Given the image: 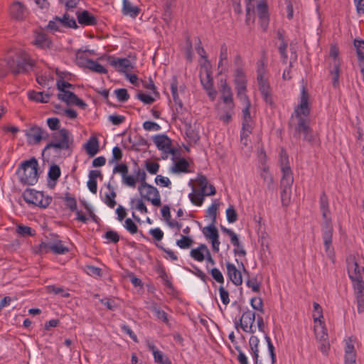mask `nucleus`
I'll use <instances>...</instances> for the list:
<instances>
[{
	"label": "nucleus",
	"instance_id": "1",
	"mask_svg": "<svg viewBox=\"0 0 364 364\" xmlns=\"http://www.w3.org/2000/svg\"><path fill=\"white\" fill-rule=\"evenodd\" d=\"M311 102L309 92H301L299 103L294 107L291 116L289 127L294 136L303 135V139L308 142L314 140L312 129L310 127L309 115Z\"/></svg>",
	"mask_w": 364,
	"mask_h": 364
},
{
	"label": "nucleus",
	"instance_id": "2",
	"mask_svg": "<svg viewBox=\"0 0 364 364\" xmlns=\"http://www.w3.org/2000/svg\"><path fill=\"white\" fill-rule=\"evenodd\" d=\"M347 270L354 289L357 303V311L359 314L364 311V266L354 255H350L346 259Z\"/></svg>",
	"mask_w": 364,
	"mask_h": 364
},
{
	"label": "nucleus",
	"instance_id": "3",
	"mask_svg": "<svg viewBox=\"0 0 364 364\" xmlns=\"http://www.w3.org/2000/svg\"><path fill=\"white\" fill-rule=\"evenodd\" d=\"M68 75H59L56 79L54 78V73L50 71L45 72L43 74L36 76L38 83L43 88L51 89L56 86L58 91H69L80 89V86L73 84L67 80Z\"/></svg>",
	"mask_w": 364,
	"mask_h": 364
},
{
	"label": "nucleus",
	"instance_id": "4",
	"mask_svg": "<svg viewBox=\"0 0 364 364\" xmlns=\"http://www.w3.org/2000/svg\"><path fill=\"white\" fill-rule=\"evenodd\" d=\"M216 117L224 124H228L235 114V103L231 92H223L215 105Z\"/></svg>",
	"mask_w": 364,
	"mask_h": 364
},
{
	"label": "nucleus",
	"instance_id": "5",
	"mask_svg": "<svg viewBox=\"0 0 364 364\" xmlns=\"http://www.w3.org/2000/svg\"><path fill=\"white\" fill-rule=\"evenodd\" d=\"M38 163L35 157L23 161L18 167L16 173L21 183L33 186L38 180Z\"/></svg>",
	"mask_w": 364,
	"mask_h": 364
},
{
	"label": "nucleus",
	"instance_id": "6",
	"mask_svg": "<svg viewBox=\"0 0 364 364\" xmlns=\"http://www.w3.org/2000/svg\"><path fill=\"white\" fill-rule=\"evenodd\" d=\"M113 173H120L122 175V183L129 187L134 188L137 181L140 183L139 186L147 184L146 181V172L137 166L134 170V176L128 174L129 168L126 164H120L115 166L113 168Z\"/></svg>",
	"mask_w": 364,
	"mask_h": 364
},
{
	"label": "nucleus",
	"instance_id": "7",
	"mask_svg": "<svg viewBox=\"0 0 364 364\" xmlns=\"http://www.w3.org/2000/svg\"><path fill=\"white\" fill-rule=\"evenodd\" d=\"M53 141L48 143L43 150V154L53 148L56 150H68L73 142V136L70 132L63 128L52 134Z\"/></svg>",
	"mask_w": 364,
	"mask_h": 364
},
{
	"label": "nucleus",
	"instance_id": "8",
	"mask_svg": "<svg viewBox=\"0 0 364 364\" xmlns=\"http://www.w3.org/2000/svg\"><path fill=\"white\" fill-rule=\"evenodd\" d=\"M36 252L38 254H47L51 251L55 255H65L69 252L68 247L63 245L62 240L55 235H52L51 238L46 242H42L37 247Z\"/></svg>",
	"mask_w": 364,
	"mask_h": 364
},
{
	"label": "nucleus",
	"instance_id": "9",
	"mask_svg": "<svg viewBox=\"0 0 364 364\" xmlns=\"http://www.w3.org/2000/svg\"><path fill=\"white\" fill-rule=\"evenodd\" d=\"M321 230L322 233L325 252L328 258L333 259L334 256V250L332 247L333 228L331 217L322 218Z\"/></svg>",
	"mask_w": 364,
	"mask_h": 364
},
{
	"label": "nucleus",
	"instance_id": "10",
	"mask_svg": "<svg viewBox=\"0 0 364 364\" xmlns=\"http://www.w3.org/2000/svg\"><path fill=\"white\" fill-rule=\"evenodd\" d=\"M23 200L28 204H33L40 208H46L52 202V197L45 196L43 192L27 188L22 194Z\"/></svg>",
	"mask_w": 364,
	"mask_h": 364
},
{
	"label": "nucleus",
	"instance_id": "11",
	"mask_svg": "<svg viewBox=\"0 0 364 364\" xmlns=\"http://www.w3.org/2000/svg\"><path fill=\"white\" fill-rule=\"evenodd\" d=\"M139 193L141 197L150 201L154 206L161 205V196L158 189L149 183L138 187Z\"/></svg>",
	"mask_w": 364,
	"mask_h": 364
},
{
	"label": "nucleus",
	"instance_id": "12",
	"mask_svg": "<svg viewBox=\"0 0 364 364\" xmlns=\"http://www.w3.org/2000/svg\"><path fill=\"white\" fill-rule=\"evenodd\" d=\"M7 64L15 74L29 72L33 67V61L27 55H24L17 61L14 59H9Z\"/></svg>",
	"mask_w": 364,
	"mask_h": 364
},
{
	"label": "nucleus",
	"instance_id": "13",
	"mask_svg": "<svg viewBox=\"0 0 364 364\" xmlns=\"http://www.w3.org/2000/svg\"><path fill=\"white\" fill-rule=\"evenodd\" d=\"M9 14L11 19L22 21L30 14L28 8L20 1H14L9 7Z\"/></svg>",
	"mask_w": 364,
	"mask_h": 364
},
{
	"label": "nucleus",
	"instance_id": "14",
	"mask_svg": "<svg viewBox=\"0 0 364 364\" xmlns=\"http://www.w3.org/2000/svg\"><path fill=\"white\" fill-rule=\"evenodd\" d=\"M255 321V312L250 310H247L243 312L239 321H235V327L237 329H238L239 327H241L245 332L253 333L255 332V330L253 329Z\"/></svg>",
	"mask_w": 364,
	"mask_h": 364
},
{
	"label": "nucleus",
	"instance_id": "15",
	"mask_svg": "<svg viewBox=\"0 0 364 364\" xmlns=\"http://www.w3.org/2000/svg\"><path fill=\"white\" fill-rule=\"evenodd\" d=\"M257 82L259 91H268L270 88L267 67L263 60L257 62Z\"/></svg>",
	"mask_w": 364,
	"mask_h": 364
},
{
	"label": "nucleus",
	"instance_id": "16",
	"mask_svg": "<svg viewBox=\"0 0 364 364\" xmlns=\"http://www.w3.org/2000/svg\"><path fill=\"white\" fill-rule=\"evenodd\" d=\"M126 77L129 82L138 88L146 89L151 91H156V87L151 77H144V79H139L135 74L127 73Z\"/></svg>",
	"mask_w": 364,
	"mask_h": 364
},
{
	"label": "nucleus",
	"instance_id": "17",
	"mask_svg": "<svg viewBox=\"0 0 364 364\" xmlns=\"http://www.w3.org/2000/svg\"><path fill=\"white\" fill-rule=\"evenodd\" d=\"M57 97L68 107L75 105L82 109H85L87 107L86 103L75 95L74 92H58Z\"/></svg>",
	"mask_w": 364,
	"mask_h": 364
},
{
	"label": "nucleus",
	"instance_id": "18",
	"mask_svg": "<svg viewBox=\"0 0 364 364\" xmlns=\"http://www.w3.org/2000/svg\"><path fill=\"white\" fill-rule=\"evenodd\" d=\"M210 63L207 61V63H203L200 67V79L203 88L206 91H210L213 88V82L211 76Z\"/></svg>",
	"mask_w": 364,
	"mask_h": 364
},
{
	"label": "nucleus",
	"instance_id": "19",
	"mask_svg": "<svg viewBox=\"0 0 364 364\" xmlns=\"http://www.w3.org/2000/svg\"><path fill=\"white\" fill-rule=\"evenodd\" d=\"M108 63L117 70L124 73L125 75L133 68L131 61L126 58H117L114 56H109L108 58Z\"/></svg>",
	"mask_w": 364,
	"mask_h": 364
},
{
	"label": "nucleus",
	"instance_id": "20",
	"mask_svg": "<svg viewBox=\"0 0 364 364\" xmlns=\"http://www.w3.org/2000/svg\"><path fill=\"white\" fill-rule=\"evenodd\" d=\"M154 142L156 147L165 153L174 154L175 150L171 148V141L165 134H159L154 138Z\"/></svg>",
	"mask_w": 364,
	"mask_h": 364
},
{
	"label": "nucleus",
	"instance_id": "21",
	"mask_svg": "<svg viewBox=\"0 0 364 364\" xmlns=\"http://www.w3.org/2000/svg\"><path fill=\"white\" fill-rule=\"evenodd\" d=\"M257 11L260 26L263 31H266L268 28L269 21L267 4L264 1L258 4L257 6Z\"/></svg>",
	"mask_w": 364,
	"mask_h": 364
},
{
	"label": "nucleus",
	"instance_id": "22",
	"mask_svg": "<svg viewBox=\"0 0 364 364\" xmlns=\"http://www.w3.org/2000/svg\"><path fill=\"white\" fill-rule=\"evenodd\" d=\"M234 83L237 91H246L247 77L242 68H237L234 73Z\"/></svg>",
	"mask_w": 364,
	"mask_h": 364
},
{
	"label": "nucleus",
	"instance_id": "23",
	"mask_svg": "<svg viewBox=\"0 0 364 364\" xmlns=\"http://www.w3.org/2000/svg\"><path fill=\"white\" fill-rule=\"evenodd\" d=\"M227 274L230 280L236 286L241 285L242 283V277L240 271H239L235 264L226 263Z\"/></svg>",
	"mask_w": 364,
	"mask_h": 364
},
{
	"label": "nucleus",
	"instance_id": "24",
	"mask_svg": "<svg viewBox=\"0 0 364 364\" xmlns=\"http://www.w3.org/2000/svg\"><path fill=\"white\" fill-rule=\"evenodd\" d=\"M26 136L33 139L35 144L39 143L41 139L48 136V133L39 127L33 126L26 133Z\"/></svg>",
	"mask_w": 364,
	"mask_h": 364
},
{
	"label": "nucleus",
	"instance_id": "25",
	"mask_svg": "<svg viewBox=\"0 0 364 364\" xmlns=\"http://www.w3.org/2000/svg\"><path fill=\"white\" fill-rule=\"evenodd\" d=\"M282 176L281 178L280 186L282 189H291L294 182L293 173L291 168H285L282 171Z\"/></svg>",
	"mask_w": 364,
	"mask_h": 364
},
{
	"label": "nucleus",
	"instance_id": "26",
	"mask_svg": "<svg viewBox=\"0 0 364 364\" xmlns=\"http://www.w3.org/2000/svg\"><path fill=\"white\" fill-rule=\"evenodd\" d=\"M77 20L80 24L84 26H94L97 24V19L88 11L84 10L81 13H77Z\"/></svg>",
	"mask_w": 364,
	"mask_h": 364
},
{
	"label": "nucleus",
	"instance_id": "27",
	"mask_svg": "<svg viewBox=\"0 0 364 364\" xmlns=\"http://www.w3.org/2000/svg\"><path fill=\"white\" fill-rule=\"evenodd\" d=\"M148 309L153 312L156 318L164 322L167 326H170L168 314L157 305L156 303L152 302Z\"/></svg>",
	"mask_w": 364,
	"mask_h": 364
},
{
	"label": "nucleus",
	"instance_id": "28",
	"mask_svg": "<svg viewBox=\"0 0 364 364\" xmlns=\"http://www.w3.org/2000/svg\"><path fill=\"white\" fill-rule=\"evenodd\" d=\"M52 96L53 92H28V99L37 103H48Z\"/></svg>",
	"mask_w": 364,
	"mask_h": 364
},
{
	"label": "nucleus",
	"instance_id": "29",
	"mask_svg": "<svg viewBox=\"0 0 364 364\" xmlns=\"http://www.w3.org/2000/svg\"><path fill=\"white\" fill-rule=\"evenodd\" d=\"M189 163L184 158H181L174 163L170 171L173 173H188Z\"/></svg>",
	"mask_w": 364,
	"mask_h": 364
},
{
	"label": "nucleus",
	"instance_id": "30",
	"mask_svg": "<svg viewBox=\"0 0 364 364\" xmlns=\"http://www.w3.org/2000/svg\"><path fill=\"white\" fill-rule=\"evenodd\" d=\"M314 332L317 340L320 341H327L328 336L323 320H319V322L315 323Z\"/></svg>",
	"mask_w": 364,
	"mask_h": 364
},
{
	"label": "nucleus",
	"instance_id": "31",
	"mask_svg": "<svg viewBox=\"0 0 364 364\" xmlns=\"http://www.w3.org/2000/svg\"><path fill=\"white\" fill-rule=\"evenodd\" d=\"M319 207L321 212L322 218L331 217L329 208V201L327 195L323 192L319 198Z\"/></svg>",
	"mask_w": 364,
	"mask_h": 364
},
{
	"label": "nucleus",
	"instance_id": "32",
	"mask_svg": "<svg viewBox=\"0 0 364 364\" xmlns=\"http://www.w3.org/2000/svg\"><path fill=\"white\" fill-rule=\"evenodd\" d=\"M122 12L124 15L135 18L139 15L140 9L133 6L129 0H123Z\"/></svg>",
	"mask_w": 364,
	"mask_h": 364
},
{
	"label": "nucleus",
	"instance_id": "33",
	"mask_svg": "<svg viewBox=\"0 0 364 364\" xmlns=\"http://www.w3.org/2000/svg\"><path fill=\"white\" fill-rule=\"evenodd\" d=\"M86 152L90 156H94L99 151V141L96 137H91L84 145Z\"/></svg>",
	"mask_w": 364,
	"mask_h": 364
},
{
	"label": "nucleus",
	"instance_id": "34",
	"mask_svg": "<svg viewBox=\"0 0 364 364\" xmlns=\"http://www.w3.org/2000/svg\"><path fill=\"white\" fill-rule=\"evenodd\" d=\"M51 103L55 109V112L57 114L66 116L71 119H74L77 117V113L75 110L70 108L64 109L60 105L56 104L54 102H52Z\"/></svg>",
	"mask_w": 364,
	"mask_h": 364
},
{
	"label": "nucleus",
	"instance_id": "35",
	"mask_svg": "<svg viewBox=\"0 0 364 364\" xmlns=\"http://www.w3.org/2000/svg\"><path fill=\"white\" fill-rule=\"evenodd\" d=\"M207 250L208 247L205 245L202 244L197 248L192 249L190 255L195 260L198 262H203L205 259V255Z\"/></svg>",
	"mask_w": 364,
	"mask_h": 364
},
{
	"label": "nucleus",
	"instance_id": "36",
	"mask_svg": "<svg viewBox=\"0 0 364 364\" xmlns=\"http://www.w3.org/2000/svg\"><path fill=\"white\" fill-rule=\"evenodd\" d=\"M58 24L62 26V28H77V25L76 23L75 19L70 16L68 14H65L63 17H58Z\"/></svg>",
	"mask_w": 364,
	"mask_h": 364
},
{
	"label": "nucleus",
	"instance_id": "37",
	"mask_svg": "<svg viewBox=\"0 0 364 364\" xmlns=\"http://www.w3.org/2000/svg\"><path fill=\"white\" fill-rule=\"evenodd\" d=\"M259 338L257 336H252L250 338L249 344H250V349H251L252 353V357H253V360H254L255 364H257V362H258V358H259V348H258V346H259Z\"/></svg>",
	"mask_w": 364,
	"mask_h": 364
},
{
	"label": "nucleus",
	"instance_id": "38",
	"mask_svg": "<svg viewBox=\"0 0 364 364\" xmlns=\"http://www.w3.org/2000/svg\"><path fill=\"white\" fill-rule=\"evenodd\" d=\"M148 347L149 349L151 350L156 363L160 364H171V362L167 358H164L163 353L159 350L154 345L149 344Z\"/></svg>",
	"mask_w": 364,
	"mask_h": 364
},
{
	"label": "nucleus",
	"instance_id": "39",
	"mask_svg": "<svg viewBox=\"0 0 364 364\" xmlns=\"http://www.w3.org/2000/svg\"><path fill=\"white\" fill-rule=\"evenodd\" d=\"M85 65L86 68H89L92 71H94L97 73H107L106 68L98 63L97 61H95L91 59H85Z\"/></svg>",
	"mask_w": 364,
	"mask_h": 364
},
{
	"label": "nucleus",
	"instance_id": "40",
	"mask_svg": "<svg viewBox=\"0 0 364 364\" xmlns=\"http://www.w3.org/2000/svg\"><path fill=\"white\" fill-rule=\"evenodd\" d=\"M205 196L203 193L194 188H193V192L188 195L191 202L197 206H200L203 204Z\"/></svg>",
	"mask_w": 364,
	"mask_h": 364
},
{
	"label": "nucleus",
	"instance_id": "41",
	"mask_svg": "<svg viewBox=\"0 0 364 364\" xmlns=\"http://www.w3.org/2000/svg\"><path fill=\"white\" fill-rule=\"evenodd\" d=\"M34 43L39 48H46L50 47L51 42L46 34L40 33L36 35Z\"/></svg>",
	"mask_w": 364,
	"mask_h": 364
},
{
	"label": "nucleus",
	"instance_id": "42",
	"mask_svg": "<svg viewBox=\"0 0 364 364\" xmlns=\"http://www.w3.org/2000/svg\"><path fill=\"white\" fill-rule=\"evenodd\" d=\"M359 65L364 64V40H354Z\"/></svg>",
	"mask_w": 364,
	"mask_h": 364
},
{
	"label": "nucleus",
	"instance_id": "43",
	"mask_svg": "<svg viewBox=\"0 0 364 364\" xmlns=\"http://www.w3.org/2000/svg\"><path fill=\"white\" fill-rule=\"evenodd\" d=\"M230 237L231 243L235 247H240V250H234L235 255H238L241 256H245L246 255V251L243 248V246L240 244L239 238L237 235V234L233 232L230 235H229Z\"/></svg>",
	"mask_w": 364,
	"mask_h": 364
},
{
	"label": "nucleus",
	"instance_id": "44",
	"mask_svg": "<svg viewBox=\"0 0 364 364\" xmlns=\"http://www.w3.org/2000/svg\"><path fill=\"white\" fill-rule=\"evenodd\" d=\"M339 71H340V64L339 63H335L333 65V68L330 72L331 82L333 84V89L338 88V79H339Z\"/></svg>",
	"mask_w": 364,
	"mask_h": 364
},
{
	"label": "nucleus",
	"instance_id": "45",
	"mask_svg": "<svg viewBox=\"0 0 364 364\" xmlns=\"http://www.w3.org/2000/svg\"><path fill=\"white\" fill-rule=\"evenodd\" d=\"M215 223H210V225L205 227L203 229V233L204 236L209 240H212L219 236L218 231L215 226Z\"/></svg>",
	"mask_w": 364,
	"mask_h": 364
},
{
	"label": "nucleus",
	"instance_id": "46",
	"mask_svg": "<svg viewBox=\"0 0 364 364\" xmlns=\"http://www.w3.org/2000/svg\"><path fill=\"white\" fill-rule=\"evenodd\" d=\"M154 96L149 95L147 92H137L136 97L146 105H151L159 97V92H153Z\"/></svg>",
	"mask_w": 364,
	"mask_h": 364
},
{
	"label": "nucleus",
	"instance_id": "47",
	"mask_svg": "<svg viewBox=\"0 0 364 364\" xmlns=\"http://www.w3.org/2000/svg\"><path fill=\"white\" fill-rule=\"evenodd\" d=\"M313 307L314 311L312 316L314 318V323H317L318 322H319V320H322L323 318V309L320 304H318L317 302L313 303Z\"/></svg>",
	"mask_w": 364,
	"mask_h": 364
},
{
	"label": "nucleus",
	"instance_id": "48",
	"mask_svg": "<svg viewBox=\"0 0 364 364\" xmlns=\"http://www.w3.org/2000/svg\"><path fill=\"white\" fill-rule=\"evenodd\" d=\"M16 232L22 237L33 236L36 231L31 228L23 225H19L16 228Z\"/></svg>",
	"mask_w": 364,
	"mask_h": 364
},
{
	"label": "nucleus",
	"instance_id": "49",
	"mask_svg": "<svg viewBox=\"0 0 364 364\" xmlns=\"http://www.w3.org/2000/svg\"><path fill=\"white\" fill-rule=\"evenodd\" d=\"M63 200H65V205L70 210L75 211L77 210V200L75 198L71 196L69 193L65 194Z\"/></svg>",
	"mask_w": 364,
	"mask_h": 364
},
{
	"label": "nucleus",
	"instance_id": "50",
	"mask_svg": "<svg viewBox=\"0 0 364 364\" xmlns=\"http://www.w3.org/2000/svg\"><path fill=\"white\" fill-rule=\"evenodd\" d=\"M132 208L138 210L141 213H146L148 210L146 205L142 200V198L132 199L131 200Z\"/></svg>",
	"mask_w": 364,
	"mask_h": 364
},
{
	"label": "nucleus",
	"instance_id": "51",
	"mask_svg": "<svg viewBox=\"0 0 364 364\" xmlns=\"http://www.w3.org/2000/svg\"><path fill=\"white\" fill-rule=\"evenodd\" d=\"M279 163L281 171L285 168H291L289 166V156L284 149L282 148L279 152Z\"/></svg>",
	"mask_w": 364,
	"mask_h": 364
},
{
	"label": "nucleus",
	"instance_id": "52",
	"mask_svg": "<svg viewBox=\"0 0 364 364\" xmlns=\"http://www.w3.org/2000/svg\"><path fill=\"white\" fill-rule=\"evenodd\" d=\"M60 173H61V172H60V167L56 164H53V165L50 166V167L48 170V178L50 180L56 181L60 176Z\"/></svg>",
	"mask_w": 364,
	"mask_h": 364
},
{
	"label": "nucleus",
	"instance_id": "53",
	"mask_svg": "<svg viewBox=\"0 0 364 364\" xmlns=\"http://www.w3.org/2000/svg\"><path fill=\"white\" fill-rule=\"evenodd\" d=\"M228 63V47L223 43L220 47V59L218 66H224Z\"/></svg>",
	"mask_w": 364,
	"mask_h": 364
},
{
	"label": "nucleus",
	"instance_id": "54",
	"mask_svg": "<svg viewBox=\"0 0 364 364\" xmlns=\"http://www.w3.org/2000/svg\"><path fill=\"white\" fill-rule=\"evenodd\" d=\"M291 189H282L281 201L282 205L287 207L291 203Z\"/></svg>",
	"mask_w": 364,
	"mask_h": 364
},
{
	"label": "nucleus",
	"instance_id": "55",
	"mask_svg": "<svg viewBox=\"0 0 364 364\" xmlns=\"http://www.w3.org/2000/svg\"><path fill=\"white\" fill-rule=\"evenodd\" d=\"M264 338H265L267 344L268 350H269V355L271 357L272 364H275V363L277 361V358H276V354L274 352V347L272 343L271 338H269V336L267 334H265Z\"/></svg>",
	"mask_w": 364,
	"mask_h": 364
},
{
	"label": "nucleus",
	"instance_id": "56",
	"mask_svg": "<svg viewBox=\"0 0 364 364\" xmlns=\"http://www.w3.org/2000/svg\"><path fill=\"white\" fill-rule=\"evenodd\" d=\"M117 194L114 190H112L110 193H107L105 196L104 202L111 208H113L116 205V201L114 200Z\"/></svg>",
	"mask_w": 364,
	"mask_h": 364
},
{
	"label": "nucleus",
	"instance_id": "57",
	"mask_svg": "<svg viewBox=\"0 0 364 364\" xmlns=\"http://www.w3.org/2000/svg\"><path fill=\"white\" fill-rule=\"evenodd\" d=\"M124 228L132 235L138 232V227L131 218H127L124 224Z\"/></svg>",
	"mask_w": 364,
	"mask_h": 364
},
{
	"label": "nucleus",
	"instance_id": "58",
	"mask_svg": "<svg viewBox=\"0 0 364 364\" xmlns=\"http://www.w3.org/2000/svg\"><path fill=\"white\" fill-rule=\"evenodd\" d=\"M169 83L171 91H178V90L183 91L184 89L183 85L180 84L178 77L176 75L172 76Z\"/></svg>",
	"mask_w": 364,
	"mask_h": 364
},
{
	"label": "nucleus",
	"instance_id": "59",
	"mask_svg": "<svg viewBox=\"0 0 364 364\" xmlns=\"http://www.w3.org/2000/svg\"><path fill=\"white\" fill-rule=\"evenodd\" d=\"M287 46H288L287 42L283 41V43H281L280 46L278 48L279 52V54L281 56L282 62L284 64L287 63V60H288V55H287Z\"/></svg>",
	"mask_w": 364,
	"mask_h": 364
},
{
	"label": "nucleus",
	"instance_id": "60",
	"mask_svg": "<svg viewBox=\"0 0 364 364\" xmlns=\"http://www.w3.org/2000/svg\"><path fill=\"white\" fill-rule=\"evenodd\" d=\"M193 243V240L188 236H182L181 239L177 240L176 245L181 249L189 248Z\"/></svg>",
	"mask_w": 364,
	"mask_h": 364
},
{
	"label": "nucleus",
	"instance_id": "61",
	"mask_svg": "<svg viewBox=\"0 0 364 364\" xmlns=\"http://www.w3.org/2000/svg\"><path fill=\"white\" fill-rule=\"evenodd\" d=\"M218 209V204L217 203H212L211 205L208 208L207 210V215L211 218L212 223H216V218H217V211Z\"/></svg>",
	"mask_w": 364,
	"mask_h": 364
},
{
	"label": "nucleus",
	"instance_id": "62",
	"mask_svg": "<svg viewBox=\"0 0 364 364\" xmlns=\"http://www.w3.org/2000/svg\"><path fill=\"white\" fill-rule=\"evenodd\" d=\"M226 217L230 223H233L237 220V214L232 205H230L226 210Z\"/></svg>",
	"mask_w": 364,
	"mask_h": 364
},
{
	"label": "nucleus",
	"instance_id": "63",
	"mask_svg": "<svg viewBox=\"0 0 364 364\" xmlns=\"http://www.w3.org/2000/svg\"><path fill=\"white\" fill-rule=\"evenodd\" d=\"M210 273L212 277L220 284H223L224 283V277L222 272L218 268H213L210 269Z\"/></svg>",
	"mask_w": 364,
	"mask_h": 364
},
{
	"label": "nucleus",
	"instance_id": "64",
	"mask_svg": "<svg viewBox=\"0 0 364 364\" xmlns=\"http://www.w3.org/2000/svg\"><path fill=\"white\" fill-rule=\"evenodd\" d=\"M104 237L107 240L108 242L117 243L119 240V235L116 231L114 230L107 231Z\"/></svg>",
	"mask_w": 364,
	"mask_h": 364
}]
</instances>
